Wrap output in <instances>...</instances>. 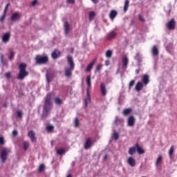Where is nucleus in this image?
<instances>
[{
  "label": "nucleus",
  "instance_id": "47",
  "mask_svg": "<svg viewBox=\"0 0 177 177\" xmlns=\"http://www.w3.org/2000/svg\"><path fill=\"white\" fill-rule=\"evenodd\" d=\"M0 145H5V138L3 136L0 137Z\"/></svg>",
  "mask_w": 177,
  "mask_h": 177
},
{
  "label": "nucleus",
  "instance_id": "41",
  "mask_svg": "<svg viewBox=\"0 0 177 177\" xmlns=\"http://www.w3.org/2000/svg\"><path fill=\"white\" fill-rule=\"evenodd\" d=\"M160 161H162V156H159L157 160H156V165H158L160 162Z\"/></svg>",
  "mask_w": 177,
  "mask_h": 177
},
{
  "label": "nucleus",
  "instance_id": "12",
  "mask_svg": "<svg viewBox=\"0 0 177 177\" xmlns=\"http://www.w3.org/2000/svg\"><path fill=\"white\" fill-rule=\"evenodd\" d=\"M91 147H92V140L88 138L84 143V150H88Z\"/></svg>",
  "mask_w": 177,
  "mask_h": 177
},
{
  "label": "nucleus",
  "instance_id": "15",
  "mask_svg": "<svg viewBox=\"0 0 177 177\" xmlns=\"http://www.w3.org/2000/svg\"><path fill=\"white\" fill-rule=\"evenodd\" d=\"M21 15L19 12H15L11 16V21H17L20 19Z\"/></svg>",
  "mask_w": 177,
  "mask_h": 177
},
{
  "label": "nucleus",
  "instance_id": "3",
  "mask_svg": "<svg viewBox=\"0 0 177 177\" xmlns=\"http://www.w3.org/2000/svg\"><path fill=\"white\" fill-rule=\"evenodd\" d=\"M10 153V149L8 148H3L1 153H0V157L1 158V161L3 163L6 162V160H8V156Z\"/></svg>",
  "mask_w": 177,
  "mask_h": 177
},
{
  "label": "nucleus",
  "instance_id": "39",
  "mask_svg": "<svg viewBox=\"0 0 177 177\" xmlns=\"http://www.w3.org/2000/svg\"><path fill=\"white\" fill-rule=\"evenodd\" d=\"M5 19H6V14L3 13L0 17V23H3L5 21Z\"/></svg>",
  "mask_w": 177,
  "mask_h": 177
},
{
  "label": "nucleus",
  "instance_id": "27",
  "mask_svg": "<svg viewBox=\"0 0 177 177\" xmlns=\"http://www.w3.org/2000/svg\"><path fill=\"white\" fill-rule=\"evenodd\" d=\"M55 103H56L58 106H60V104H63V100L60 99L59 97H56L54 99Z\"/></svg>",
  "mask_w": 177,
  "mask_h": 177
},
{
  "label": "nucleus",
  "instance_id": "23",
  "mask_svg": "<svg viewBox=\"0 0 177 177\" xmlns=\"http://www.w3.org/2000/svg\"><path fill=\"white\" fill-rule=\"evenodd\" d=\"M95 61H93L91 62L86 68V73H89V71H91V70H92V68H93V66H95Z\"/></svg>",
  "mask_w": 177,
  "mask_h": 177
},
{
  "label": "nucleus",
  "instance_id": "16",
  "mask_svg": "<svg viewBox=\"0 0 177 177\" xmlns=\"http://www.w3.org/2000/svg\"><path fill=\"white\" fill-rule=\"evenodd\" d=\"M51 100H52V94L50 93L47 94L45 99L44 104H52Z\"/></svg>",
  "mask_w": 177,
  "mask_h": 177
},
{
  "label": "nucleus",
  "instance_id": "60",
  "mask_svg": "<svg viewBox=\"0 0 177 177\" xmlns=\"http://www.w3.org/2000/svg\"><path fill=\"white\" fill-rule=\"evenodd\" d=\"M66 177H73V176H71V174H68Z\"/></svg>",
  "mask_w": 177,
  "mask_h": 177
},
{
  "label": "nucleus",
  "instance_id": "21",
  "mask_svg": "<svg viewBox=\"0 0 177 177\" xmlns=\"http://www.w3.org/2000/svg\"><path fill=\"white\" fill-rule=\"evenodd\" d=\"M61 55V53L59 50H55V51H53L51 54V56L53 57V59H57V57H59V56Z\"/></svg>",
  "mask_w": 177,
  "mask_h": 177
},
{
  "label": "nucleus",
  "instance_id": "38",
  "mask_svg": "<svg viewBox=\"0 0 177 177\" xmlns=\"http://www.w3.org/2000/svg\"><path fill=\"white\" fill-rule=\"evenodd\" d=\"M84 103H85V107H87L88 104H89V103H91V97H86L84 100Z\"/></svg>",
  "mask_w": 177,
  "mask_h": 177
},
{
  "label": "nucleus",
  "instance_id": "24",
  "mask_svg": "<svg viewBox=\"0 0 177 177\" xmlns=\"http://www.w3.org/2000/svg\"><path fill=\"white\" fill-rule=\"evenodd\" d=\"M136 149H137L138 154H145V150H143V149L139 146V144H136Z\"/></svg>",
  "mask_w": 177,
  "mask_h": 177
},
{
  "label": "nucleus",
  "instance_id": "19",
  "mask_svg": "<svg viewBox=\"0 0 177 177\" xmlns=\"http://www.w3.org/2000/svg\"><path fill=\"white\" fill-rule=\"evenodd\" d=\"M135 89H136V91H137V92H140V91H142V89H143V83L138 82L136 84Z\"/></svg>",
  "mask_w": 177,
  "mask_h": 177
},
{
  "label": "nucleus",
  "instance_id": "9",
  "mask_svg": "<svg viewBox=\"0 0 177 177\" xmlns=\"http://www.w3.org/2000/svg\"><path fill=\"white\" fill-rule=\"evenodd\" d=\"M136 122V119L133 116H129L127 120V125L129 127H133L135 125V122Z\"/></svg>",
  "mask_w": 177,
  "mask_h": 177
},
{
  "label": "nucleus",
  "instance_id": "6",
  "mask_svg": "<svg viewBox=\"0 0 177 177\" xmlns=\"http://www.w3.org/2000/svg\"><path fill=\"white\" fill-rule=\"evenodd\" d=\"M166 27L169 30H175L176 27V21H175V19H171L167 24H166Z\"/></svg>",
  "mask_w": 177,
  "mask_h": 177
},
{
  "label": "nucleus",
  "instance_id": "13",
  "mask_svg": "<svg viewBox=\"0 0 177 177\" xmlns=\"http://www.w3.org/2000/svg\"><path fill=\"white\" fill-rule=\"evenodd\" d=\"M100 89L102 96H106V95H107V90L106 89V85L104 83L102 82L100 84Z\"/></svg>",
  "mask_w": 177,
  "mask_h": 177
},
{
  "label": "nucleus",
  "instance_id": "5",
  "mask_svg": "<svg viewBox=\"0 0 177 177\" xmlns=\"http://www.w3.org/2000/svg\"><path fill=\"white\" fill-rule=\"evenodd\" d=\"M50 110H52V104H44L42 117L46 118Z\"/></svg>",
  "mask_w": 177,
  "mask_h": 177
},
{
  "label": "nucleus",
  "instance_id": "59",
  "mask_svg": "<svg viewBox=\"0 0 177 177\" xmlns=\"http://www.w3.org/2000/svg\"><path fill=\"white\" fill-rule=\"evenodd\" d=\"M140 71L139 69H137V70L136 71V74H139Z\"/></svg>",
  "mask_w": 177,
  "mask_h": 177
},
{
  "label": "nucleus",
  "instance_id": "8",
  "mask_svg": "<svg viewBox=\"0 0 177 177\" xmlns=\"http://www.w3.org/2000/svg\"><path fill=\"white\" fill-rule=\"evenodd\" d=\"M122 63L123 69L126 70V68H128V64L129 63V59H128V57H123L122 59Z\"/></svg>",
  "mask_w": 177,
  "mask_h": 177
},
{
  "label": "nucleus",
  "instance_id": "50",
  "mask_svg": "<svg viewBox=\"0 0 177 177\" xmlns=\"http://www.w3.org/2000/svg\"><path fill=\"white\" fill-rule=\"evenodd\" d=\"M5 77L6 78H10L12 77V75L10 74V72L6 73Z\"/></svg>",
  "mask_w": 177,
  "mask_h": 177
},
{
  "label": "nucleus",
  "instance_id": "18",
  "mask_svg": "<svg viewBox=\"0 0 177 177\" xmlns=\"http://www.w3.org/2000/svg\"><path fill=\"white\" fill-rule=\"evenodd\" d=\"M117 15H118L117 11H115V10H112L109 13V17L111 20H114V19L117 17Z\"/></svg>",
  "mask_w": 177,
  "mask_h": 177
},
{
  "label": "nucleus",
  "instance_id": "29",
  "mask_svg": "<svg viewBox=\"0 0 177 177\" xmlns=\"http://www.w3.org/2000/svg\"><path fill=\"white\" fill-rule=\"evenodd\" d=\"M28 147H30V142L28 141H25L24 142V150L27 151L28 150Z\"/></svg>",
  "mask_w": 177,
  "mask_h": 177
},
{
  "label": "nucleus",
  "instance_id": "61",
  "mask_svg": "<svg viewBox=\"0 0 177 177\" xmlns=\"http://www.w3.org/2000/svg\"><path fill=\"white\" fill-rule=\"evenodd\" d=\"M139 57V54H137L136 56V59Z\"/></svg>",
  "mask_w": 177,
  "mask_h": 177
},
{
  "label": "nucleus",
  "instance_id": "32",
  "mask_svg": "<svg viewBox=\"0 0 177 177\" xmlns=\"http://www.w3.org/2000/svg\"><path fill=\"white\" fill-rule=\"evenodd\" d=\"M111 56H113V51L111 50H108L106 53V57L110 59L111 58Z\"/></svg>",
  "mask_w": 177,
  "mask_h": 177
},
{
  "label": "nucleus",
  "instance_id": "10",
  "mask_svg": "<svg viewBox=\"0 0 177 177\" xmlns=\"http://www.w3.org/2000/svg\"><path fill=\"white\" fill-rule=\"evenodd\" d=\"M2 41L4 44H8L10 41V32L5 33L2 37Z\"/></svg>",
  "mask_w": 177,
  "mask_h": 177
},
{
  "label": "nucleus",
  "instance_id": "26",
  "mask_svg": "<svg viewBox=\"0 0 177 177\" xmlns=\"http://www.w3.org/2000/svg\"><path fill=\"white\" fill-rule=\"evenodd\" d=\"M136 153V147H132L129 149V154L130 156H133Z\"/></svg>",
  "mask_w": 177,
  "mask_h": 177
},
{
  "label": "nucleus",
  "instance_id": "36",
  "mask_svg": "<svg viewBox=\"0 0 177 177\" xmlns=\"http://www.w3.org/2000/svg\"><path fill=\"white\" fill-rule=\"evenodd\" d=\"M44 170H45V165L44 164L40 165L38 169L39 172H44Z\"/></svg>",
  "mask_w": 177,
  "mask_h": 177
},
{
  "label": "nucleus",
  "instance_id": "55",
  "mask_svg": "<svg viewBox=\"0 0 177 177\" xmlns=\"http://www.w3.org/2000/svg\"><path fill=\"white\" fill-rule=\"evenodd\" d=\"M18 133H18L17 131H16V130H15V131H12V135H13V136H17Z\"/></svg>",
  "mask_w": 177,
  "mask_h": 177
},
{
  "label": "nucleus",
  "instance_id": "52",
  "mask_svg": "<svg viewBox=\"0 0 177 177\" xmlns=\"http://www.w3.org/2000/svg\"><path fill=\"white\" fill-rule=\"evenodd\" d=\"M86 97H91V94L89 93V88H86Z\"/></svg>",
  "mask_w": 177,
  "mask_h": 177
},
{
  "label": "nucleus",
  "instance_id": "7",
  "mask_svg": "<svg viewBox=\"0 0 177 177\" xmlns=\"http://www.w3.org/2000/svg\"><path fill=\"white\" fill-rule=\"evenodd\" d=\"M28 136L30 138L31 142L33 143L37 142V137H35V132L32 130L28 131Z\"/></svg>",
  "mask_w": 177,
  "mask_h": 177
},
{
  "label": "nucleus",
  "instance_id": "33",
  "mask_svg": "<svg viewBox=\"0 0 177 177\" xmlns=\"http://www.w3.org/2000/svg\"><path fill=\"white\" fill-rule=\"evenodd\" d=\"M174 151H175V149L174 147V145H172L169 150V156L170 158L172 157V154H174Z\"/></svg>",
  "mask_w": 177,
  "mask_h": 177
},
{
  "label": "nucleus",
  "instance_id": "2",
  "mask_svg": "<svg viewBox=\"0 0 177 177\" xmlns=\"http://www.w3.org/2000/svg\"><path fill=\"white\" fill-rule=\"evenodd\" d=\"M27 68V64L21 63L19 66V72L17 75V79L23 80L28 75V72L26 70Z\"/></svg>",
  "mask_w": 177,
  "mask_h": 177
},
{
  "label": "nucleus",
  "instance_id": "44",
  "mask_svg": "<svg viewBox=\"0 0 177 177\" xmlns=\"http://www.w3.org/2000/svg\"><path fill=\"white\" fill-rule=\"evenodd\" d=\"M138 19H139L140 21H142V23H145L146 21V20L145 19L143 16H142V15H138Z\"/></svg>",
  "mask_w": 177,
  "mask_h": 177
},
{
  "label": "nucleus",
  "instance_id": "30",
  "mask_svg": "<svg viewBox=\"0 0 177 177\" xmlns=\"http://www.w3.org/2000/svg\"><path fill=\"white\" fill-rule=\"evenodd\" d=\"M131 113H132V109L130 108L126 109L123 111L124 115H128L131 114Z\"/></svg>",
  "mask_w": 177,
  "mask_h": 177
},
{
  "label": "nucleus",
  "instance_id": "51",
  "mask_svg": "<svg viewBox=\"0 0 177 177\" xmlns=\"http://www.w3.org/2000/svg\"><path fill=\"white\" fill-rule=\"evenodd\" d=\"M67 3H72L74 5L75 3V0H66Z\"/></svg>",
  "mask_w": 177,
  "mask_h": 177
},
{
  "label": "nucleus",
  "instance_id": "34",
  "mask_svg": "<svg viewBox=\"0 0 177 177\" xmlns=\"http://www.w3.org/2000/svg\"><path fill=\"white\" fill-rule=\"evenodd\" d=\"M66 153V149H59L57 151V153L59 154V156H63Z\"/></svg>",
  "mask_w": 177,
  "mask_h": 177
},
{
  "label": "nucleus",
  "instance_id": "54",
  "mask_svg": "<svg viewBox=\"0 0 177 177\" xmlns=\"http://www.w3.org/2000/svg\"><path fill=\"white\" fill-rule=\"evenodd\" d=\"M37 3H38V0H34L32 2V6H35V5H37Z\"/></svg>",
  "mask_w": 177,
  "mask_h": 177
},
{
  "label": "nucleus",
  "instance_id": "22",
  "mask_svg": "<svg viewBox=\"0 0 177 177\" xmlns=\"http://www.w3.org/2000/svg\"><path fill=\"white\" fill-rule=\"evenodd\" d=\"M115 37H117V32L111 31L107 35V39H113V38H115Z\"/></svg>",
  "mask_w": 177,
  "mask_h": 177
},
{
  "label": "nucleus",
  "instance_id": "4",
  "mask_svg": "<svg viewBox=\"0 0 177 177\" xmlns=\"http://www.w3.org/2000/svg\"><path fill=\"white\" fill-rule=\"evenodd\" d=\"M35 61L37 64H46L48 62H49V58L48 56H41V55H37L35 57Z\"/></svg>",
  "mask_w": 177,
  "mask_h": 177
},
{
  "label": "nucleus",
  "instance_id": "49",
  "mask_svg": "<svg viewBox=\"0 0 177 177\" xmlns=\"http://www.w3.org/2000/svg\"><path fill=\"white\" fill-rule=\"evenodd\" d=\"M113 136L115 140H118V138H120L118 133H114Z\"/></svg>",
  "mask_w": 177,
  "mask_h": 177
},
{
  "label": "nucleus",
  "instance_id": "17",
  "mask_svg": "<svg viewBox=\"0 0 177 177\" xmlns=\"http://www.w3.org/2000/svg\"><path fill=\"white\" fill-rule=\"evenodd\" d=\"M142 82L145 86L147 85L149 82H150V77L149 75H144L142 76Z\"/></svg>",
  "mask_w": 177,
  "mask_h": 177
},
{
  "label": "nucleus",
  "instance_id": "14",
  "mask_svg": "<svg viewBox=\"0 0 177 177\" xmlns=\"http://www.w3.org/2000/svg\"><path fill=\"white\" fill-rule=\"evenodd\" d=\"M64 31H65V35H68L70 34V24H68V21H66L64 24Z\"/></svg>",
  "mask_w": 177,
  "mask_h": 177
},
{
  "label": "nucleus",
  "instance_id": "25",
  "mask_svg": "<svg viewBox=\"0 0 177 177\" xmlns=\"http://www.w3.org/2000/svg\"><path fill=\"white\" fill-rule=\"evenodd\" d=\"M86 84H87V88L89 89L91 86H92V81L91 79V75H88L86 77Z\"/></svg>",
  "mask_w": 177,
  "mask_h": 177
},
{
  "label": "nucleus",
  "instance_id": "56",
  "mask_svg": "<svg viewBox=\"0 0 177 177\" xmlns=\"http://www.w3.org/2000/svg\"><path fill=\"white\" fill-rule=\"evenodd\" d=\"M105 66H110V61L109 60H106L105 62Z\"/></svg>",
  "mask_w": 177,
  "mask_h": 177
},
{
  "label": "nucleus",
  "instance_id": "58",
  "mask_svg": "<svg viewBox=\"0 0 177 177\" xmlns=\"http://www.w3.org/2000/svg\"><path fill=\"white\" fill-rule=\"evenodd\" d=\"M107 157H109V156L107 154H106L104 157V160H107Z\"/></svg>",
  "mask_w": 177,
  "mask_h": 177
},
{
  "label": "nucleus",
  "instance_id": "1",
  "mask_svg": "<svg viewBox=\"0 0 177 177\" xmlns=\"http://www.w3.org/2000/svg\"><path fill=\"white\" fill-rule=\"evenodd\" d=\"M68 63L70 66V68H67L65 69V75L70 78L71 75H73V71L75 68V64H74V59H73V57L68 55L67 57Z\"/></svg>",
  "mask_w": 177,
  "mask_h": 177
},
{
  "label": "nucleus",
  "instance_id": "31",
  "mask_svg": "<svg viewBox=\"0 0 177 177\" xmlns=\"http://www.w3.org/2000/svg\"><path fill=\"white\" fill-rule=\"evenodd\" d=\"M47 132H53L55 130V127L53 125H48L46 128Z\"/></svg>",
  "mask_w": 177,
  "mask_h": 177
},
{
  "label": "nucleus",
  "instance_id": "11",
  "mask_svg": "<svg viewBox=\"0 0 177 177\" xmlns=\"http://www.w3.org/2000/svg\"><path fill=\"white\" fill-rule=\"evenodd\" d=\"M127 164L130 167L133 168V167L136 165V160L133 157H129V158L127 159Z\"/></svg>",
  "mask_w": 177,
  "mask_h": 177
},
{
  "label": "nucleus",
  "instance_id": "37",
  "mask_svg": "<svg viewBox=\"0 0 177 177\" xmlns=\"http://www.w3.org/2000/svg\"><path fill=\"white\" fill-rule=\"evenodd\" d=\"M95 12L92 11L89 13V19L90 20H93L95 19Z\"/></svg>",
  "mask_w": 177,
  "mask_h": 177
},
{
  "label": "nucleus",
  "instance_id": "20",
  "mask_svg": "<svg viewBox=\"0 0 177 177\" xmlns=\"http://www.w3.org/2000/svg\"><path fill=\"white\" fill-rule=\"evenodd\" d=\"M151 53L153 56H158L159 55V51H158V48H157V46H153Z\"/></svg>",
  "mask_w": 177,
  "mask_h": 177
},
{
  "label": "nucleus",
  "instance_id": "53",
  "mask_svg": "<svg viewBox=\"0 0 177 177\" xmlns=\"http://www.w3.org/2000/svg\"><path fill=\"white\" fill-rule=\"evenodd\" d=\"M114 122L116 125H118V122H120V118H118V117H116Z\"/></svg>",
  "mask_w": 177,
  "mask_h": 177
},
{
  "label": "nucleus",
  "instance_id": "40",
  "mask_svg": "<svg viewBox=\"0 0 177 177\" xmlns=\"http://www.w3.org/2000/svg\"><path fill=\"white\" fill-rule=\"evenodd\" d=\"M102 67H103V65L102 64L97 65L95 70V73H99L100 70H102Z\"/></svg>",
  "mask_w": 177,
  "mask_h": 177
},
{
  "label": "nucleus",
  "instance_id": "43",
  "mask_svg": "<svg viewBox=\"0 0 177 177\" xmlns=\"http://www.w3.org/2000/svg\"><path fill=\"white\" fill-rule=\"evenodd\" d=\"M13 57H15V52L11 51L8 59L9 60H13Z\"/></svg>",
  "mask_w": 177,
  "mask_h": 177
},
{
  "label": "nucleus",
  "instance_id": "42",
  "mask_svg": "<svg viewBox=\"0 0 177 177\" xmlns=\"http://www.w3.org/2000/svg\"><path fill=\"white\" fill-rule=\"evenodd\" d=\"M10 6V3H7L5 8H4V10H3V12L5 15H6L7 12H8V9H9V6Z\"/></svg>",
  "mask_w": 177,
  "mask_h": 177
},
{
  "label": "nucleus",
  "instance_id": "57",
  "mask_svg": "<svg viewBox=\"0 0 177 177\" xmlns=\"http://www.w3.org/2000/svg\"><path fill=\"white\" fill-rule=\"evenodd\" d=\"M91 1L93 2V3H95L96 5V3L99 2V0H91Z\"/></svg>",
  "mask_w": 177,
  "mask_h": 177
},
{
  "label": "nucleus",
  "instance_id": "46",
  "mask_svg": "<svg viewBox=\"0 0 177 177\" xmlns=\"http://www.w3.org/2000/svg\"><path fill=\"white\" fill-rule=\"evenodd\" d=\"M135 85V80H131L129 84V89Z\"/></svg>",
  "mask_w": 177,
  "mask_h": 177
},
{
  "label": "nucleus",
  "instance_id": "35",
  "mask_svg": "<svg viewBox=\"0 0 177 177\" xmlns=\"http://www.w3.org/2000/svg\"><path fill=\"white\" fill-rule=\"evenodd\" d=\"M75 128H78V127H80V120L78 119V118H75Z\"/></svg>",
  "mask_w": 177,
  "mask_h": 177
},
{
  "label": "nucleus",
  "instance_id": "45",
  "mask_svg": "<svg viewBox=\"0 0 177 177\" xmlns=\"http://www.w3.org/2000/svg\"><path fill=\"white\" fill-rule=\"evenodd\" d=\"M17 115L19 118H21V117H23V112H21V111H17Z\"/></svg>",
  "mask_w": 177,
  "mask_h": 177
},
{
  "label": "nucleus",
  "instance_id": "48",
  "mask_svg": "<svg viewBox=\"0 0 177 177\" xmlns=\"http://www.w3.org/2000/svg\"><path fill=\"white\" fill-rule=\"evenodd\" d=\"M0 59H1V64H2L3 65H5V61H4L3 54H1V55Z\"/></svg>",
  "mask_w": 177,
  "mask_h": 177
},
{
  "label": "nucleus",
  "instance_id": "28",
  "mask_svg": "<svg viewBox=\"0 0 177 177\" xmlns=\"http://www.w3.org/2000/svg\"><path fill=\"white\" fill-rule=\"evenodd\" d=\"M129 8V0H126L124 1V12H127Z\"/></svg>",
  "mask_w": 177,
  "mask_h": 177
}]
</instances>
